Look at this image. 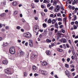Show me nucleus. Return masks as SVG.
I'll return each mask as SVG.
<instances>
[{
	"mask_svg": "<svg viewBox=\"0 0 78 78\" xmlns=\"http://www.w3.org/2000/svg\"><path fill=\"white\" fill-rule=\"evenodd\" d=\"M37 57V55L35 54H32L30 57L31 59H32V60H33V59H34L36 58Z\"/></svg>",
	"mask_w": 78,
	"mask_h": 78,
	"instance_id": "7ed1b4c3",
	"label": "nucleus"
},
{
	"mask_svg": "<svg viewBox=\"0 0 78 78\" xmlns=\"http://www.w3.org/2000/svg\"><path fill=\"white\" fill-rule=\"evenodd\" d=\"M20 55H23L24 54V52L22 51H20Z\"/></svg>",
	"mask_w": 78,
	"mask_h": 78,
	"instance_id": "4468645a",
	"label": "nucleus"
},
{
	"mask_svg": "<svg viewBox=\"0 0 78 78\" xmlns=\"http://www.w3.org/2000/svg\"><path fill=\"white\" fill-rule=\"evenodd\" d=\"M74 70L75 69H74V68H73L71 69V72H73V71H74Z\"/></svg>",
	"mask_w": 78,
	"mask_h": 78,
	"instance_id": "49530a36",
	"label": "nucleus"
},
{
	"mask_svg": "<svg viewBox=\"0 0 78 78\" xmlns=\"http://www.w3.org/2000/svg\"><path fill=\"white\" fill-rule=\"evenodd\" d=\"M58 35L59 36H61V35H62V34L60 33L59 32L58 33Z\"/></svg>",
	"mask_w": 78,
	"mask_h": 78,
	"instance_id": "79ce46f5",
	"label": "nucleus"
},
{
	"mask_svg": "<svg viewBox=\"0 0 78 78\" xmlns=\"http://www.w3.org/2000/svg\"><path fill=\"white\" fill-rule=\"evenodd\" d=\"M53 9V6H52L51 7L49 8V10H51L52 9Z\"/></svg>",
	"mask_w": 78,
	"mask_h": 78,
	"instance_id": "72a5a7b5",
	"label": "nucleus"
},
{
	"mask_svg": "<svg viewBox=\"0 0 78 78\" xmlns=\"http://www.w3.org/2000/svg\"><path fill=\"white\" fill-rule=\"evenodd\" d=\"M65 73L66 75L69 73V71H68V70H66L65 71Z\"/></svg>",
	"mask_w": 78,
	"mask_h": 78,
	"instance_id": "7c9ffc66",
	"label": "nucleus"
},
{
	"mask_svg": "<svg viewBox=\"0 0 78 78\" xmlns=\"http://www.w3.org/2000/svg\"><path fill=\"white\" fill-rule=\"evenodd\" d=\"M54 16V15L53 14H51L50 15V16L51 17H53Z\"/></svg>",
	"mask_w": 78,
	"mask_h": 78,
	"instance_id": "603ef678",
	"label": "nucleus"
},
{
	"mask_svg": "<svg viewBox=\"0 0 78 78\" xmlns=\"http://www.w3.org/2000/svg\"><path fill=\"white\" fill-rule=\"evenodd\" d=\"M66 20H67V18L65 17L63 18V21H64L65 22H66Z\"/></svg>",
	"mask_w": 78,
	"mask_h": 78,
	"instance_id": "f704fd0d",
	"label": "nucleus"
},
{
	"mask_svg": "<svg viewBox=\"0 0 78 78\" xmlns=\"http://www.w3.org/2000/svg\"><path fill=\"white\" fill-rule=\"evenodd\" d=\"M46 53L47 55H51V52L49 51H47Z\"/></svg>",
	"mask_w": 78,
	"mask_h": 78,
	"instance_id": "f8f14e48",
	"label": "nucleus"
},
{
	"mask_svg": "<svg viewBox=\"0 0 78 78\" xmlns=\"http://www.w3.org/2000/svg\"><path fill=\"white\" fill-rule=\"evenodd\" d=\"M47 3H50V0H47Z\"/></svg>",
	"mask_w": 78,
	"mask_h": 78,
	"instance_id": "e2e57ef3",
	"label": "nucleus"
},
{
	"mask_svg": "<svg viewBox=\"0 0 78 78\" xmlns=\"http://www.w3.org/2000/svg\"><path fill=\"white\" fill-rule=\"evenodd\" d=\"M39 0H34V2L36 3H38L39 2Z\"/></svg>",
	"mask_w": 78,
	"mask_h": 78,
	"instance_id": "37998d69",
	"label": "nucleus"
},
{
	"mask_svg": "<svg viewBox=\"0 0 78 78\" xmlns=\"http://www.w3.org/2000/svg\"><path fill=\"white\" fill-rule=\"evenodd\" d=\"M3 45L4 47H5V46H7L8 45V43L6 42V43H5V42H4Z\"/></svg>",
	"mask_w": 78,
	"mask_h": 78,
	"instance_id": "f3484780",
	"label": "nucleus"
},
{
	"mask_svg": "<svg viewBox=\"0 0 78 78\" xmlns=\"http://www.w3.org/2000/svg\"><path fill=\"white\" fill-rule=\"evenodd\" d=\"M74 23H75V22H72L71 23V24L73 25Z\"/></svg>",
	"mask_w": 78,
	"mask_h": 78,
	"instance_id": "3c124183",
	"label": "nucleus"
},
{
	"mask_svg": "<svg viewBox=\"0 0 78 78\" xmlns=\"http://www.w3.org/2000/svg\"><path fill=\"white\" fill-rule=\"evenodd\" d=\"M38 74L37 73H35L34 74V76H38Z\"/></svg>",
	"mask_w": 78,
	"mask_h": 78,
	"instance_id": "c03bdc74",
	"label": "nucleus"
},
{
	"mask_svg": "<svg viewBox=\"0 0 78 78\" xmlns=\"http://www.w3.org/2000/svg\"><path fill=\"white\" fill-rule=\"evenodd\" d=\"M23 36L24 37H30L29 35L27 33H24L23 34Z\"/></svg>",
	"mask_w": 78,
	"mask_h": 78,
	"instance_id": "1a4fd4ad",
	"label": "nucleus"
},
{
	"mask_svg": "<svg viewBox=\"0 0 78 78\" xmlns=\"http://www.w3.org/2000/svg\"><path fill=\"white\" fill-rule=\"evenodd\" d=\"M9 26H7L5 28L6 29H7V30H8V29H9Z\"/></svg>",
	"mask_w": 78,
	"mask_h": 78,
	"instance_id": "680f3d73",
	"label": "nucleus"
},
{
	"mask_svg": "<svg viewBox=\"0 0 78 78\" xmlns=\"http://www.w3.org/2000/svg\"><path fill=\"white\" fill-rule=\"evenodd\" d=\"M73 27H74V30H76V29L77 28V27H76L75 25H73Z\"/></svg>",
	"mask_w": 78,
	"mask_h": 78,
	"instance_id": "b1692460",
	"label": "nucleus"
},
{
	"mask_svg": "<svg viewBox=\"0 0 78 78\" xmlns=\"http://www.w3.org/2000/svg\"><path fill=\"white\" fill-rule=\"evenodd\" d=\"M57 8L55 9V11L56 12H58L59 10L60 9V6L58 5H57L56 6Z\"/></svg>",
	"mask_w": 78,
	"mask_h": 78,
	"instance_id": "0eeeda50",
	"label": "nucleus"
},
{
	"mask_svg": "<svg viewBox=\"0 0 78 78\" xmlns=\"http://www.w3.org/2000/svg\"><path fill=\"white\" fill-rule=\"evenodd\" d=\"M47 62H42V64L43 66H46L47 65Z\"/></svg>",
	"mask_w": 78,
	"mask_h": 78,
	"instance_id": "9b49d317",
	"label": "nucleus"
},
{
	"mask_svg": "<svg viewBox=\"0 0 78 78\" xmlns=\"http://www.w3.org/2000/svg\"><path fill=\"white\" fill-rule=\"evenodd\" d=\"M42 36H43L42 34H41L39 35V37L40 38H42Z\"/></svg>",
	"mask_w": 78,
	"mask_h": 78,
	"instance_id": "a19ab883",
	"label": "nucleus"
},
{
	"mask_svg": "<svg viewBox=\"0 0 78 78\" xmlns=\"http://www.w3.org/2000/svg\"><path fill=\"white\" fill-rule=\"evenodd\" d=\"M60 15H61V14L58 13L57 15V17H59V16H60Z\"/></svg>",
	"mask_w": 78,
	"mask_h": 78,
	"instance_id": "4d7b16f0",
	"label": "nucleus"
},
{
	"mask_svg": "<svg viewBox=\"0 0 78 78\" xmlns=\"http://www.w3.org/2000/svg\"><path fill=\"white\" fill-rule=\"evenodd\" d=\"M47 0H44L43 3H47Z\"/></svg>",
	"mask_w": 78,
	"mask_h": 78,
	"instance_id": "ea45409f",
	"label": "nucleus"
},
{
	"mask_svg": "<svg viewBox=\"0 0 78 78\" xmlns=\"http://www.w3.org/2000/svg\"><path fill=\"white\" fill-rule=\"evenodd\" d=\"M46 41H47V42L50 43V42H51V40L48 39H47Z\"/></svg>",
	"mask_w": 78,
	"mask_h": 78,
	"instance_id": "5701e85b",
	"label": "nucleus"
},
{
	"mask_svg": "<svg viewBox=\"0 0 78 78\" xmlns=\"http://www.w3.org/2000/svg\"><path fill=\"white\" fill-rule=\"evenodd\" d=\"M32 69L33 70H36V67L34 66L32 67Z\"/></svg>",
	"mask_w": 78,
	"mask_h": 78,
	"instance_id": "4be33fe9",
	"label": "nucleus"
},
{
	"mask_svg": "<svg viewBox=\"0 0 78 78\" xmlns=\"http://www.w3.org/2000/svg\"><path fill=\"white\" fill-rule=\"evenodd\" d=\"M74 18L73 19V21H75V20H76V19H77L76 18L77 17H76V15H74Z\"/></svg>",
	"mask_w": 78,
	"mask_h": 78,
	"instance_id": "2eb2a0df",
	"label": "nucleus"
},
{
	"mask_svg": "<svg viewBox=\"0 0 78 78\" xmlns=\"http://www.w3.org/2000/svg\"><path fill=\"white\" fill-rule=\"evenodd\" d=\"M58 23H56L54 25V27L56 28H57V29H58Z\"/></svg>",
	"mask_w": 78,
	"mask_h": 78,
	"instance_id": "dca6fc26",
	"label": "nucleus"
},
{
	"mask_svg": "<svg viewBox=\"0 0 78 78\" xmlns=\"http://www.w3.org/2000/svg\"><path fill=\"white\" fill-rule=\"evenodd\" d=\"M68 42H69V44H72V42H71V41H70V40H68Z\"/></svg>",
	"mask_w": 78,
	"mask_h": 78,
	"instance_id": "de8ad7c7",
	"label": "nucleus"
},
{
	"mask_svg": "<svg viewBox=\"0 0 78 78\" xmlns=\"http://www.w3.org/2000/svg\"><path fill=\"white\" fill-rule=\"evenodd\" d=\"M43 26L44 28H45L47 27V24L45 23H43Z\"/></svg>",
	"mask_w": 78,
	"mask_h": 78,
	"instance_id": "a878e982",
	"label": "nucleus"
},
{
	"mask_svg": "<svg viewBox=\"0 0 78 78\" xmlns=\"http://www.w3.org/2000/svg\"><path fill=\"white\" fill-rule=\"evenodd\" d=\"M41 73L43 75H47L48 73L47 72L44 70H41Z\"/></svg>",
	"mask_w": 78,
	"mask_h": 78,
	"instance_id": "39448f33",
	"label": "nucleus"
},
{
	"mask_svg": "<svg viewBox=\"0 0 78 78\" xmlns=\"http://www.w3.org/2000/svg\"><path fill=\"white\" fill-rule=\"evenodd\" d=\"M62 41H63L64 43H66V42L67 41L66 39L65 38H62Z\"/></svg>",
	"mask_w": 78,
	"mask_h": 78,
	"instance_id": "aec40b11",
	"label": "nucleus"
},
{
	"mask_svg": "<svg viewBox=\"0 0 78 78\" xmlns=\"http://www.w3.org/2000/svg\"><path fill=\"white\" fill-rule=\"evenodd\" d=\"M29 45L30 47H33V41L31 40L29 41Z\"/></svg>",
	"mask_w": 78,
	"mask_h": 78,
	"instance_id": "423d86ee",
	"label": "nucleus"
},
{
	"mask_svg": "<svg viewBox=\"0 0 78 78\" xmlns=\"http://www.w3.org/2000/svg\"><path fill=\"white\" fill-rule=\"evenodd\" d=\"M58 25H61V24H62V23L61 22H59L58 23Z\"/></svg>",
	"mask_w": 78,
	"mask_h": 78,
	"instance_id": "774afa93",
	"label": "nucleus"
},
{
	"mask_svg": "<svg viewBox=\"0 0 78 78\" xmlns=\"http://www.w3.org/2000/svg\"><path fill=\"white\" fill-rule=\"evenodd\" d=\"M12 5L14 6H16L17 5V3L16 1H14L12 3Z\"/></svg>",
	"mask_w": 78,
	"mask_h": 78,
	"instance_id": "9d476101",
	"label": "nucleus"
},
{
	"mask_svg": "<svg viewBox=\"0 0 78 78\" xmlns=\"http://www.w3.org/2000/svg\"><path fill=\"white\" fill-rule=\"evenodd\" d=\"M75 24H76V25H77V24H78V22L77 21H76L75 22Z\"/></svg>",
	"mask_w": 78,
	"mask_h": 78,
	"instance_id": "0e129e2a",
	"label": "nucleus"
},
{
	"mask_svg": "<svg viewBox=\"0 0 78 78\" xmlns=\"http://www.w3.org/2000/svg\"><path fill=\"white\" fill-rule=\"evenodd\" d=\"M33 30L35 33H37L39 31V27H36Z\"/></svg>",
	"mask_w": 78,
	"mask_h": 78,
	"instance_id": "20e7f679",
	"label": "nucleus"
},
{
	"mask_svg": "<svg viewBox=\"0 0 78 78\" xmlns=\"http://www.w3.org/2000/svg\"><path fill=\"white\" fill-rule=\"evenodd\" d=\"M50 6H51V4H48L47 5V7H50Z\"/></svg>",
	"mask_w": 78,
	"mask_h": 78,
	"instance_id": "a18cd8bd",
	"label": "nucleus"
},
{
	"mask_svg": "<svg viewBox=\"0 0 78 78\" xmlns=\"http://www.w3.org/2000/svg\"><path fill=\"white\" fill-rule=\"evenodd\" d=\"M65 66L66 68H69V65L67 64H66L65 65Z\"/></svg>",
	"mask_w": 78,
	"mask_h": 78,
	"instance_id": "2f4dec72",
	"label": "nucleus"
},
{
	"mask_svg": "<svg viewBox=\"0 0 78 78\" xmlns=\"http://www.w3.org/2000/svg\"><path fill=\"white\" fill-rule=\"evenodd\" d=\"M16 28L17 30H20V28H21L20 26H18L16 27Z\"/></svg>",
	"mask_w": 78,
	"mask_h": 78,
	"instance_id": "c85d7f7f",
	"label": "nucleus"
},
{
	"mask_svg": "<svg viewBox=\"0 0 78 78\" xmlns=\"http://www.w3.org/2000/svg\"><path fill=\"white\" fill-rule=\"evenodd\" d=\"M2 31V32H4V31H5V29H3L1 30Z\"/></svg>",
	"mask_w": 78,
	"mask_h": 78,
	"instance_id": "69168bd1",
	"label": "nucleus"
},
{
	"mask_svg": "<svg viewBox=\"0 0 78 78\" xmlns=\"http://www.w3.org/2000/svg\"><path fill=\"white\" fill-rule=\"evenodd\" d=\"M54 76H55V78H58V76H57V75H55Z\"/></svg>",
	"mask_w": 78,
	"mask_h": 78,
	"instance_id": "bf43d9fd",
	"label": "nucleus"
},
{
	"mask_svg": "<svg viewBox=\"0 0 78 78\" xmlns=\"http://www.w3.org/2000/svg\"><path fill=\"white\" fill-rule=\"evenodd\" d=\"M71 49V50L72 51V52L73 53H74V48H73V46L72 47Z\"/></svg>",
	"mask_w": 78,
	"mask_h": 78,
	"instance_id": "393cba45",
	"label": "nucleus"
},
{
	"mask_svg": "<svg viewBox=\"0 0 78 78\" xmlns=\"http://www.w3.org/2000/svg\"><path fill=\"white\" fill-rule=\"evenodd\" d=\"M60 28H63V25H62L60 26Z\"/></svg>",
	"mask_w": 78,
	"mask_h": 78,
	"instance_id": "09e8293b",
	"label": "nucleus"
},
{
	"mask_svg": "<svg viewBox=\"0 0 78 78\" xmlns=\"http://www.w3.org/2000/svg\"><path fill=\"white\" fill-rule=\"evenodd\" d=\"M56 23V20L53 19L52 21V24H54Z\"/></svg>",
	"mask_w": 78,
	"mask_h": 78,
	"instance_id": "6ab92c4d",
	"label": "nucleus"
},
{
	"mask_svg": "<svg viewBox=\"0 0 78 78\" xmlns=\"http://www.w3.org/2000/svg\"><path fill=\"white\" fill-rule=\"evenodd\" d=\"M78 42V40H76L75 41L74 43L75 44H76Z\"/></svg>",
	"mask_w": 78,
	"mask_h": 78,
	"instance_id": "13d9d810",
	"label": "nucleus"
},
{
	"mask_svg": "<svg viewBox=\"0 0 78 78\" xmlns=\"http://www.w3.org/2000/svg\"><path fill=\"white\" fill-rule=\"evenodd\" d=\"M55 44H56L55 42H54L53 43H52L51 44V45L52 47H53V46H55Z\"/></svg>",
	"mask_w": 78,
	"mask_h": 78,
	"instance_id": "bb28decb",
	"label": "nucleus"
},
{
	"mask_svg": "<svg viewBox=\"0 0 78 78\" xmlns=\"http://www.w3.org/2000/svg\"><path fill=\"white\" fill-rule=\"evenodd\" d=\"M62 33H65V30H64V29H62Z\"/></svg>",
	"mask_w": 78,
	"mask_h": 78,
	"instance_id": "c9c22d12",
	"label": "nucleus"
},
{
	"mask_svg": "<svg viewBox=\"0 0 78 78\" xmlns=\"http://www.w3.org/2000/svg\"><path fill=\"white\" fill-rule=\"evenodd\" d=\"M4 72L8 75H12L14 73V69H11L10 68L4 70Z\"/></svg>",
	"mask_w": 78,
	"mask_h": 78,
	"instance_id": "f257e3e1",
	"label": "nucleus"
},
{
	"mask_svg": "<svg viewBox=\"0 0 78 78\" xmlns=\"http://www.w3.org/2000/svg\"><path fill=\"white\" fill-rule=\"evenodd\" d=\"M68 76V77H70V74L69 73L66 75Z\"/></svg>",
	"mask_w": 78,
	"mask_h": 78,
	"instance_id": "e433bc0d",
	"label": "nucleus"
},
{
	"mask_svg": "<svg viewBox=\"0 0 78 78\" xmlns=\"http://www.w3.org/2000/svg\"><path fill=\"white\" fill-rule=\"evenodd\" d=\"M41 7L42 8H43V9H44V8H45V6H44V5H41Z\"/></svg>",
	"mask_w": 78,
	"mask_h": 78,
	"instance_id": "58836bf2",
	"label": "nucleus"
},
{
	"mask_svg": "<svg viewBox=\"0 0 78 78\" xmlns=\"http://www.w3.org/2000/svg\"><path fill=\"white\" fill-rule=\"evenodd\" d=\"M66 46L67 48H69V44H66Z\"/></svg>",
	"mask_w": 78,
	"mask_h": 78,
	"instance_id": "5fc2aeb1",
	"label": "nucleus"
},
{
	"mask_svg": "<svg viewBox=\"0 0 78 78\" xmlns=\"http://www.w3.org/2000/svg\"><path fill=\"white\" fill-rule=\"evenodd\" d=\"M51 22L52 21L51 19H49L48 21V23H51Z\"/></svg>",
	"mask_w": 78,
	"mask_h": 78,
	"instance_id": "412c9836",
	"label": "nucleus"
},
{
	"mask_svg": "<svg viewBox=\"0 0 78 78\" xmlns=\"http://www.w3.org/2000/svg\"><path fill=\"white\" fill-rule=\"evenodd\" d=\"M41 14L42 16H43V17H44V16H45V13H44L42 12L41 13Z\"/></svg>",
	"mask_w": 78,
	"mask_h": 78,
	"instance_id": "cd10ccee",
	"label": "nucleus"
},
{
	"mask_svg": "<svg viewBox=\"0 0 78 78\" xmlns=\"http://www.w3.org/2000/svg\"><path fill=\"white\" fill-rule=\"evenodd\" d=\"M44 33L45 34H46L47 33V30H44Z\"/></svg>",
	"mask_w": 78,
	"mask_h": 78,
	"instance_id": "6e6d98bb",
	"label": "nucleus"
},
{
	"mask_svg": "<svg viewBox=\"0 0 78 78\" xmlns=\"http://www.w3.org/2000/svg\"><path fill=\"white\" fill-rule=\"evenodd\" d=\"M61 20H62V19L60 18H59L58 19V21H61Z\"/></svg>",
	"mask_w": 78,
	"mask_h": 78,
	"instance_id": "864d4df0",
	"label": "nucleus"
},
{
	"mask_svg": "<svg viewBox=\"0 0 78 78\" xmlns=\"http://www.w3.org/2000/svg\"><path fill=\"white\" fill-rule=\"evenodd\" d=\"M53 3L54 4H56V3H57L58 2H56V0H54L53 2Z\"/></svg>",
	"mask_w": 78,
	"mask_h": 78,
	"instance_id": "473e14b6",
	"label": "nucleus"
},
{
	"mask_svg": "<svg viewBox=\"0 0 78 78\" xmlns=\"http://www.w3.org/2000/svg\"><path fill=\"white\" fill-rule=\"evenodd\" d=\"M9 52L13 55L15 53V49L14 48V47H11L9 49Z\"/></svg>",
	"mask_w": 78,
	"mask_h": 78,
	"instance_id": "f03ea898",
	"label": "nucleus"
},
{
	"mask_svg": "<svg viewBox=\"0 0 78 78\" xmlns=\"http://www.w3.org/2000/svg\"><path fill=\"white\" fill-rule=\"evenodd\" d=\"M6 16V14L5 13H2L0 15V17H5Z\"/></svg>",
	"mask_w": 78,
	"mask_h": 78,
	"instance_id": "ddd939ff",
	"label": "nucleus"
},
{
	"mask_svg": "<svg viewBox=\"0 0 78 78\" xmlns=\"http://www.w3.org/2000/svg\"><path fill=\"white\" fill-rule=\"evenodd\" d=\"M25 45L26 46H28V42H27L25 43Z\"/></svg>",
	"mask_w": 78,
	"mask_h": 78,
	"instance_id": "052dcab7",
	"label": "nucleus"
},
{
	"mask_svg": "<svg viewBox=\"0 0 78 78\" xmlns=\"http://www.w3.org/2000/svg\"><path fill=\"white\" fill-rule=\"evenodd\" d=\"M70 67L72 68H75V66H74V65H71L70 66Z\"/></svg>",
	"mask_w": 78,
	"mask_h": 78,
	"instance_id": "c756f323",
	"label": "nucleus"
},
{
	"mask_svg": "<svg viewBox=\"0 0 78 78\" xmlns=\"http://www.w3.org/2000/svg\"><path fill=\"white\" fill-rule=\"evenodd\" d=\"M17 14V12L16 11H15L14 12V14Z\"/></svg>",
	"mask_w": 78,
	"mask_h": 78,
	"instance_id": "338daca9",
	"label": "nucleus"
},
{
	"mask_svg": "<svg viewBox=\"0 0 78 78\" xmlns=\"http://www.w3.org/2000/svg\"><path fill=\"white\" fill-rule=\"evenodd\" d=\"M2 63L5 65H7L8 64V61H7L6 60H4L2 61Z\"/></svg>",
	"mask_w": 78,
	"mask_h": 78,
	"instance_id": "6e6552de",
	"label": "nucleus"
},
{
	"mask_svg": "<svg viewBox=\"0 0 78 78\" xmlns=\"http://www.w3.org/2000/svg\"><path fill=\"white\" fill-rule=\"evenodd\" d=\"M24 75L25 76H26L27 75V72H25L24 73Z\"/></svg>",
	"mask_w": 78,
	"mask_h": 78,
	"instance_id": "4c0bfd02",
	"label": "nucleus"
},
{
	"mask_svg": "<svg viewBox=\"0 0 78 78\" xmlns=\"http://www.w3.org/2000/svg\"><path fill=\"white\" fill-rule=\"evenodd\" d=\"M57 51H59V52H62V50L60 48H58L57 49Z\"/></svg>",
	"mask_w": 78,
	"mask_h": 78,
	"instance_id": "a211bd4d",
	"label": "nucleus"
},
{
	"mask_svg": "<svg viewBox=\"0 0 78 78\" xmlns=\"http://www.w3.org/2000/svg\"><path fill=\"white\" fill-rule=\"evenodd\" d=\"M70 59L69 58H68L67 60V62H69V61H70Z\"/></svg>",
	"mask_w": 78,
	"mask_h": 78,
	"instance_id": "8fccbe9b",
	"label": "nucleus"
}]
</instances>
